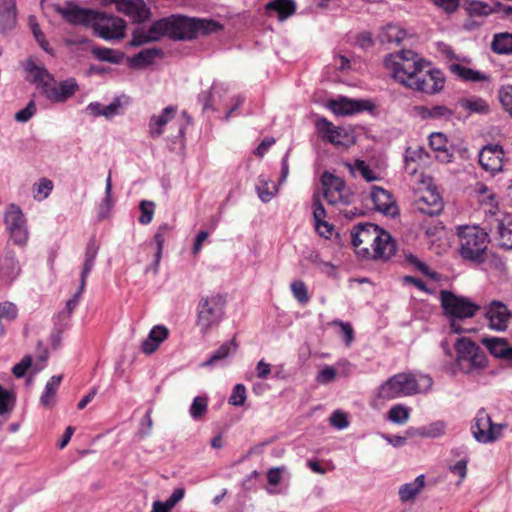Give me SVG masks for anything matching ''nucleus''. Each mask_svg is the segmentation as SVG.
<instances>
[{"label":"nucleus","mask_w":512,"mask_h":512,"mask_svg":"<svg viewBox=\"0 0 512 512\" xmlns=\"http://www.w3.org/2000/svg\"><path fill=\"white\" fill-rule=\"evenodd\" d=\"M308 466L312 471L320 474H324L334 469L332 462L324 460H311L308 462Z\"/></svg>","instance_id":"nucleus-55"},{"label":"nucleus","mask_w":512,"mask_h":512,"mask_svg":"<svg viewBox=\"0 0 512 512\" xmlns=\"http://www.w3.org/2000/svg\"><path fill=\"white\" fill-rule=\"evenodd\" d=\"M327 107L338 116H348L366 109V103L363 101H357L346 97H339L337 99H331L327 102Z\"/></svg>","instance_id":"nucleus-20"},{"label":"nucleus","mask_w":512,"mask_h":512,"mask_svg":"<svg viewBox=\"0 0 512 512\" xmlns=\"http://www.w3.org/2000/svg\"><path fill=\"white\" fill-rule=\"evenodd\" d=\"M246 401V388L243 384H237L229 398V403L234 406H241Z\"/></svg>","instance_id":"nucleus-53"},{"label":"nucleus","mask_w":512,"mask_h":512,"mask_svg":"<svg viewBox=\"0 0 512 512\" xmlns=\"http://www.w3.org/2000/svg\"><path fill=\"white\" fill-rule=\"evenodd\" d=\"M456 366L466 374L478 373L486 368L487 357L485 352L467 337L459 338L455 345Z\"/></svg>","instance_id":"nucleus-7"},{"label":"nucleus","mask_w":512,"mask_h":512,"mask_svg":"<svg viewBox=\"0 0 512 512\" xmlns=\"http://www.w3.org/2000/svg\"><path fill=\"white\" fill-rule=\"evenodd\" d=\"M459 255L467 261L482 263L488 254L490 236L478 225H461L456 228Z\"/></svg>","instance_id":"nucleus-4"},{"label":"nucleus","mask_w":512,"mask_h":512,"mask_svg":"<svg viewBox=\"0 0 512 512\" xmlns=\"http://www.w3.org/2000/svg\"><path fill=\"white\" fill-rule=\"evenodd\" d=\"M91 27L103 39H122L125 36L126 22L120 17L95 11Z\"/></svg>","instance_id":"nucleus-11"},{"label":"nucleus","mask_w":512,"mask_h":512,"mask_svg":"<svg viewBox=\"0 0 512 512\" xmlns=\"http://www.w3.org/2000/svg\"><path fill=\"white\" fill-rule=\"evenodd\" d=\"M15 401L16 397L14 392L0 385V415L9 413L15 405Z\"/></svg>","instance_id":"nucleus-44"},{"label":"nucleus","mask_w":512,"mask_h":512,"mask_svg":"<svg viewBox=\"0 0 512 512\" xmlns=\"http://www.w3.org/2000/svg\"><path fill=\"white\" fill-rule=\"evenodd\" d=\"M208 410V398L206 396H197L194 398L190 407V414L195 420L203 419Z\"/></svg>","instance_id":"nucleus-41"},{"label":"nucleus","mask_w":512,"mask_h":512,"mask_svg":"<svg viewBox=\"0 0 512 512\" xmlns=\"http://www.w3.org/2000/svg\"><path fill=\"white\" fill-rule=\"evenodd\" d=\"M443 87L444 77L441 71L437 69L425 70L424 67L420 68V72L409 88L427 94H434L439 92Z\"/></svg>","instance_id":"nucleus-15"},{"label":"nucleus","mask_w":512,"mask_h":512,"mask_svg":"<svg viewBox=\"0 0 512 512\" xmlns=\"http://www.w3.org/2000/svg\"><path fill=\"white\" fill-rule=\"evenodd\" d=\"M440 301L444 314L451 318V328L456 333H462L463 329L456 319L474 317L480 310V306L467 297L457 296L451 291L442 290Z\"/></svg>","instance_id":"nucleus-6"},{"label":"nucleus","mask_w":512,"mask_h":512,"mask_svg":"<svg viewBox=\"0 0 512 512\" xmlns=\"http://www.w3.org/2000/svg\"><path fill=\"white\" fill-rule=\"evenodd\" d=\"M351 238L356 254L365 260H388L396 251L391 235L372 223L354 226Z\"/></svg>","instance_id":"nucleus-2"},{"label":"nucleus","mask_w":512,"mask_h":512,"mask_svg":"<svg viewBox=\"0 0 512 512\" xmlns=\"http://www.w3.org/2000/svg\"><path fill=\"white\" fill-rule=\"evenodd\" d=\"M222 25L214 20L195 19L186 16H171L154 22L147 31H136L132 44L142 45L167 36L174 40H191L199 36L218 32Z\"/></svg>","instance_id":"nucleus-1"},{"label":"nucleus","mask_w":512,"mask_h":512,"mask_svg":"<svg viewBox=\"0 0 512 512\" xmlns=\"http://www.w3.org/2000/svg\"><path fill=\"white\" fill-rule=\"evenodd\" d=\"M421 229L424 231L425 235L431 239V241H434V239L438 238L444 231V226L438 219L431 217L430 221H423Z\"/></svg>","instance_id":"nucleus-43"},{"label":"nucleus","mask_w":512,"mask_h":512,"mask_svg":"<svg viewBox=\"0 0 512 512\" xmlns=\"http://www.w3.org/2000/svg\"><path fill=\"white\" fill-rule=\"evenodd\" d=\"M505 161L504 149L498 144H488L484 146L478 157V163L481 168L492 176L503 171Z\"/></svg>","instance_id":"nucleus-14"},{"label":"nucleus","mask_w":512,"mask_h":512,"mask_svg":"<svg viewBox=\"0 0 512 512\" xmlns=\"http://www.w3.org/2000/svg\"><path fill=\"white\" fill-rule=\"evenodd\" d=\"M486 316L490 326L497 330H504L511 318V314L507 307L501 303L494 301L490 304Z\"/></svg>","instance_id":"nucleus-24"},{"label":"nucleus","mask_w":512,"mask_h":512,"mask_svg":"<svg viewBox=\"0 0 512 512\" xmlns=\"http://www.w3.org/2000/svg\"><path fill=\"white\" fill-rule=\"evenodd\" d=\"M371 199L376 210L385 215L395 216L398 213V206L393 195L378 186H374L371 191Z\"/></svg>","instance_id":"nucleus-19"},{"label":"nucleus","mask_w":512,"mask_h":512,"mask_svg":"<svg viewBox=\"0 0 512 512\" xmlns=\"http://www.w3.org/2000/svg\"><path fill=\"white\" fill-rule=\"evenodd\" d=\"M418 113L424 119H437V118H450L452 116V111L446 106H433L431 108L426 106H418L416 107Z\"/></svg>","instance_id":"nucleus-36"},{"label":"nucleus","mask_w":512,"mask_h":512,"mask_svg":"<svg viewBox=\"0 0 512 512\" xmlns=\"http://www.w3.org/2000/svg\"><path fill=\"white\" fill-rule=\"evenodd\" d=\"M92 54L96 59L110 63H117L120 58L116 51L109 48L95 47L92 49Z\"/></svg>","instance_id":"nucleus-49"},{"label":"nucleus","mask_w":512,"mask_h":512,"mask_svg":"<svg viewBox=\"0 0 512 512\" xmlns=\"http://www.w3.org/2000/svg\"><path fill=\"white\" fill-rule=\"evenodd\" d=\"M330 423L336 428H344L348 425L347 415L342 411H335L330 417Z\"/></svg>","instance_id":"nucleus-59"},{"label":"nucleus","mask_w":512,"mask_h":512,"mask_svg":"<svg viewBox=\"0 0 512 512\" xmlns=\"http://www.w3.org/2000/svg\"><path fill=\"white\" fill-rule=\"evenodd\" d=\"M5 223L8 229L25 226V219L21 209L11 204L5 214Z\"/></svg>","instance_id":"nucleus-38"},{"label":"nucleus","mask_w":512,"mask_h":512,"mask_svg":"<svg viewBox=\"0 0 512 512\" xmlns=\"http://www.w3.org/2000/svg\"><path fill=\"white\" fill-rule=\"evenodd\" d=\"M313 217L315 229L319 235L329 238L332 235L333 227L326 220V212L317 195L313 197Z\"/></svg>","instance_id":"nucleus-27"},{"label":"nucleus","mask_w":512,"mask_h":512,"mask_svg":"<svg viewBox=\"0 0 512 512\" xmlns=\"http://www.w3.org/2000/svg\"><path fill=\"white\" fill-rule=\"evenodd\" d=\"M227 90L222 85H213L209 91L206 105L214 110L228 109L227 104Z\"/></svg>","instance_id":"nucleus-31"},{"label":"nucleus","mask_w":512,"mask_h":512,"mask_svg":"<svg viewBox=\"0 0 512 512\" xmlns=\"http://www.w3.org/2000/svg\"><path fill=\"white\" fill-rule=\"evenodd\" d=\"M13 257H5L1 266V279L5 283H10L17 275L20 274V267L16 265Z\"/></svg>","instance_id":"nucleus-40"},{"label":"nucleus","mask_w":512,"mask_h":512,"mask_svg":"<svg viewBox=\"0 0 512 512\" xmlns=\"http://www.w3.org/2000/svg\"><path fill=\"white\" fill-rule=\"evenodd\" d=\"M434 4L447 13L455 12L459 7L460 0H432Z\"/></svg>","instance_id":"nucleus-61"},{"label":"nucleus","mask_w":512,"mask_h":512,"mask_svg":"<svg viewBox=\"0 0 512 512\" xmlns=\"http://www.w3.org/2000/svg\"><path fill=\"white\" fill-rule=\"evenodd\" d=\"M291 290L294 297L302 304L309 301L308 289L305 283L301 280H295L291 284Z\"/></svg>","instance_id":"nucleus-50"},{"label":"nucleus","mask_w":512,"mask_h":512,"mask_svg":"<svg viewBox=\"0 0 512 512\" xmlns=\"http://www.w3.org/2000/svg\"><path fill=\"white\" fill-rule=\"evenodd\" d=\"M314 125L317 136L325 143L344 148L355 144V135L350 129L335 126L324 117H316Z\"/></svg>","instance_id":"nucleus-9"},{"label":"nucleus","mask_w":512,"mask_h":512,"mask_svg":"<svg viewBox=\"0 0 512 512\" xmlns=\"http://www.w3.org/2000/svg\"><path fill=\"white\" fill-rule=\"evenodd\" d=\"M471 198L479 205L485 213L495 214L498 209L497 195L482 182H477L472 188Z\"/></svg>","instance_id":"nucleus-18"},{"label":"nucleus","mask_w":512,"mask_h":512,"mask_svg":"<svg viewBox=\"0 0 512 512\" xmlns=\"http://www.w3.org/2000/svg\"><path fill=\"white\" fill-rule=\"evenodd\" d=\"M36 112V105L34 101H30L27 106L16 113L15 119L19 122L28 121Z\"/></svg>","instance_id":"nucleus-57"},{"label":"nucleus","mask_w":512,"mask_h":512,"mask_svg":"<svg viewBox=\"0 0 512 512\" xmlns=\"http://www.w3.org/2000/svg\"><path fill=\"white\" fill-rule=\"evenodd\" d=\"M491 50L496 54H512V33L495 34L491 43Z\"/></svg>","instance_id":"nucleus-33"},{"label":"nucleus","mask_w":512,"mask_h":512,"mask_svg":"<svg viewBox=\"0 0 512 512\" xmlns=\"http://www.w3.org/2000/svg\"><path fill=\"white\" fill-rule=\"evenodd\" d=\"M321 184L324 198L333 205L348 204L352 193L345 181L328 171L321 176Z\"/></svg>","instance_id":"nucleus-10"},{"label":"nucleus","mask_w":512,"mask_h":512,"mask_svg":"<svg viewBox=\"0 0 512 512\" xmlns=\"http://www.w3.org/2000/svg\"><path fill=\"white\" fill-rule=\"evenodd\" d=\"M17 8L15 0H0V30L5 33L16 27Z\"/></svg>","instance_id":"nucleus-25"},{"label":"nucleus","mask_w":512,"mask_h":512,"mask_svg":"<svg viewBox=\"0 0 512 512\" xmlns=\"http://www.w3.org/2000/svg\"><path fill=\"white\" fill-rule=\"evenodd\" d=\"M345 166L349 169L352 174L358 172L363 179L368 182L379 180L378 173L373 170L364 160L357 159L354 164L345 163Z\"/></svg>","instance_id":"nucleus-34"},{"label":"nucleus","mask_w":512,"mask_h":512,"mask_svg":"<svg viewBox=\"0 0 512 512\" xmlns=\"http://www.w3.org/2000/svg\"><path fill=\"white\" fill-rule=\"evenodd\" d=\"M431 385L432 379L428 376L401 372L382 383L377 390L376 397L379 400L389 401L422 393Z\"/></svg>","instance_id":"nucleus-3"},{"label":"nucleus","mask_w":512,"mask_h":512,"mask_svg":"<svg viewBox=\"0 0 512 512\" xmlns=\"http://www.w3.org/2000/svg\"><path fill=\"white\" fill-rule=\"evenodd\" d=\"M175 116L176 110L172 107H167L160 115L153 116L149 123V132L151 137H159L163 133L164 127L173 121Z\"/></svg>","instance_id":"nucleus-28"},{"label":"nucleus","mask_w":512,"mask_h":512,"mask_svg":"<svg viewBox=\"0 0 512 512\" xmlns=\"http://www.w3.org/2000/svg\"><path fill=\"white\" fill-rule=\"evenodd\" d=\"M466 11L470 16L480 17V16H488L497 10L494 9L489 3L480 1V0H472L467 3Z\"/></svg>","instance_id":"nucleus-37"},{"label":"nucleus","mask_w":512,"mask_h":512,"mask_svg":"<svg viewBox=\"0 0 512 512\" xmlns=\"http://www.w3.org/2000/svg\"><path fill=\"white\" fill-rule=\"evenodd\" d=\"M265 11L267 16L271 17L275 14L280 21H283L295 13L296 6L293 0H273L265 5Z\"/></svg>","instance_id":"nucleus-26"},{"label":"nucleus","mask_w":512,"mask_h":512,"mask_svg":"<svg viewBox=\"0 0 512 512\" xmlns=\"http://www.w3.org/2000/svg\"><path fill=\"white\" fill-rule=\"evenodd\" d=\"M53 189V183L47 178H42L38 184L35 185L34 198L37 200H43Z\"/></svg>","instance_id":"nucleus-51"},{"label":"nucleus","mask_w":512,"mask_h":512,"mask_svg":"<svg viewBox=\"0 0 512 512\" xmlns=\"http://www.w3.org/2000/svg\"><path fill=\"white\" fill-rule=\"evenodd\" d=\"M407 36L406 31L396 24H388L381 30L379 37L382 42L399 44Z\"/></svg>","instance_id":"nucleus-32"},{"label":"nucleus","mask_w":512,"mask_h":512,"mask_svg":"<svg viewBox=\"0 0 512 512\" xmlns=\"http://www.w3.org/2000/svg\"><path fill=\"white\" fill-rule=\"evenodd\" d=\"M139 222L143 225L149 224L154 215L155 204L152 201L143 200L139 204Z\"/></svg>","instance_id":"nucleus-48"},{"label":"nucleus","mask_w":512,"mask_h":512,"mask_svg":"<svg viewBox=\"0 0 512 512\" xmlns=\"http://www.w3.org/2000/svg\"><path fill=\"white\" fill-rule=\"evenodd\" d=\"M158 55L159 52L156 49H147L135 55L132 59V62L135 66H147L152 64Z\"/></svg>","instance_id":"nucleus-47"},{"label":"nucleus","mask_w":512,"mask_h":512,"mask_svg":"<svg viewBox=\"0 0 512 512\" xmlns=\"http://www.w3.org/2000/svg\"><path fill=\"white\" fill-rule=\"evenodd\" d=\"M168 329L164 326H155L150 331L147 338L154 339L158 341L159 343H162L164 340L168 337Z\"/></svg>","instance_id":"nucleus-60"},{"label":"nucleus","mask_w":512,"mask_h":512,"mask_svg":"<svg viewBox=\"0 0 512 512\" xmlns=\"http://www.w3.org/2000/svg\"><path fill=\"white\" fill-rule=\"evenodd\" d=\"M62 376H53L47 383L44 394L41 397V402L45 407H51L54 403V398L58 387L61 383Z\"/></svg>","instance_id":"nucleus-39"},{"label":"nucleus","mask_w":512,"mask_h":512,"mask_svg":"<svg viewBox=\"0 0 512 512\" xmlns=\"http://www.w3.org/2000/svg\"><path fill=\"white\" fill-rule=\"evenodd\" d=\"M336 377V370L333 367L326 366L317 375V382L327 384L333 381Z\"/></svg>","instance_id":"nucleus-58"},{"label":"nucleus","mask_w":512,"mask_h":512,"mask_svg":"<svg viewBox=\"0 0 512 512\" xmlns=\"http://www.w3.org/2000/svg\"><path fill=\"white\" fill-rule=\"evenodd\" d=\"M427 65L425 59L409 49L391 53L384 59V67L388 74L408 88L420 72V68Z\"/></svg>","instance_id":"nucleus-5"},{"label":"nucleus","mask_w":512,"mask_h":512,"mask_svg":"<svg viewBox=\"0 0 512 512\" xmlns=\"http://www.w3.org/2000/svg\"><path fill=\"white\" fill-rule=\"evenodd\" d=\"M425 478L418 476L414 482L403 485L399 490L400 499L403 502L413 500L416 495L424 488Z\"/></svg>","instance_id":"nucleus-35"},{"label":"nucleus","mask_w":512,"mask_h":512,"mask_svg":"<svg viewBox=\"0 0 512 512\" xmlns=\"http://www.w3.org/2000/svg\"><path fill=\"white\" fill-rule=\"evenodd\" d=\"M471 59L451 55L448 70L464 82H490L491 76L485 72L470 67Z\"/></svg>","instance_id":"nucleus-12"},{"label":"nucleus","mask_w":512,"mask_h":512,"mask_svg":"<svg viewBox=\"0 0 512 512\" xmlns=\"http://www.w3.org/2000/svg\"><path fill=\"white\" fill-rule=\"evenodd\" d=\"M114 4L119 13L126 15L134 23H143L151 16V11L143 0H104Z\"/></svg>","instance_id":"nucleus-16"},{"label":"nucleus","mask_w":512,"mask_h":512,"mask_svg":"<svg viewBox=\"0 0 512 512\" xmlns=\"http://www.w3.org/2000/svg\"><path fill=\"white\" fill-rule=\"evenodd\" d=\"M225 303V297L220 294L211 295L200 300L196 324L202 332H207L221 321Z\"/></svg>","instance_id":"nucleus-8"},{"label":"nucleus","mask_w":512,"mask_h":512,"mask_svg":"<svg viewBox=\"0 0 512 512\" xmlns=\"http://www.w3.org/2000/svg\"><path fill=\"white\" fill-rule=\"evenodd\" d=\"M414 205L420 213L429 217L439 215L444 207L442 198L435 188H426L419 191Z\"/></svg>","instance_id":"nucleus-17"},{"label":"nucleus","mask_w":512,"mask_h":512,"mask_svg":"<svg viewBox=\"0 0 512 512\" xmlns=\"http://www.w3.org/2000/svg\"><path fill=\"white\" fill-rule=\"evenodd\" d=\"M39 348H40V353H39L34 365H33L32 357L30 355L24 356L19 363L14 365L12 372L16 378L24 377L25 374L27 373V371L31 367H33L34 372H38L45 366V363L48 359V351L46 348H41L40 346H39Z\"/></svg>","instance_id":"nucleus-22"},{"label":"nucleus","mask_w":512,"mask_h":512,"mask_svg":"<svg viewBox=\"0 0 512 512\" xmlns=\"http://www.w3.org/2000/svg\"><path fill=\"white\" fill-rule=\"evenodd\" d=\"M11 239L18 245H24L28 239V233L25 226L9 229Z\"/></svg>","instance_id":"nucleus-56"},{"label":"nucleus","mask_w":512,"mask_h":512,"mask_svg":"<svg viewBox=\"0 0 512 512\" xmlns=\"http://www.w3.org/2000/svg\"><path fill=\"white\" fill-rule=\"evenodd\" d=\"M482 343L486 346L489 352L498 358L512 360V347L509 346L505 339L501 338H484Z\"/></svg>","instance_id":"nucleus-29"},{"label":"nucleus","mask_w":512,"mask_h":512,"mask_svg":"<svg viewBox=\"0 0 512 512\" xmlns=\"http://www.w3.org/2000/svg\"><path fill=\"white\" fill-rule=\"evenodd\" d=\"M111 208H112L111 201L108 198L104 199V201L99 206V210L97 213V220L102 221V220L106 219L110 214Z\"/></svg>","instance_id":"nucleus-64"},{"label":"nucleus","mask_w":512,"mask_h":512,"mask_svg":"<svg viewBox=\"0 0 512 512\" xmlns=\"http://www.w3.org/2000/svg\"><path fill=\"white\" fill-rule=\"evenodd\" d=\"M460 104L461 107L470 112L485 113L489 109L487 102L479 97L462 99Z\"/></svg>","instance_id":"nucleus-42"},{"label":"nucleus","mask_w":512,"mask_h":512,"mask_svg":"<svg viewBox=\"0 0 512 512\" xmlns=\"http://www.w3.org/2000/svg\"><path fill=\"white\" fill-rule=\"evenodd\" d=\"M258 194L263 201H268L276 192L274 182L261 181L257 186Z\"/></svg>","instance_id":"nucleus-54"},{"label":"nucleus","mask_w":512,"mask_h":512,"mask_svg":"<svg viewBox=\"0 0 512 512\" xmlns=\"http://www.w3.org/2000/svg\"><path fill=\"white\" fill-rule=\"evenodd\" d=\"M503 428L501 424H494L485 410H480L475 417L472 432L479 442L488 443L497 440L502 435Z\"/></svg>","instance_id":"nucleus-13"},{"label":"nucleus","mask_w":512,"mask_h":512,"mask_svg":"<svg viewBox=\"0 0 512 512\" xmlns=\"http://www.w3.org/2000/svg\"><path fill=\"white\" fill-rule=\"evenodd\" d=\"M160 344L154 339L146 338L141 344V351L147 355L152 354L158 349Z\"/></svg>","instance_id":"nucleus-63"},{"label":"nucleus","mask_w":512,"mask_h":512,"mask_svg":"<svg viewBox=\"0 0 512 512\" xmlns=\"http://www.w3.org/2000/svg\"><path fill=\"white\" fill-rule=\"evenodd\" d=\"M498 99L503 109L512 117V84L503 85L499 88Z\"/></svg>","instance_id":"nucleus-46"},{"label":"nucleus","mask_w":512,"mask_h":512,"mask_svg":"<svg viewBox=\"0 0 512 512\" xmlns=\"http://www.w3.org/2000/svg\"><path fill=\"white\" fill-rule=\"evenodd\" d=\"M59 13L70 24L91 26L95 11L90 9H83L77 6L71 8H60Z\"/></svg>","instance_id":"nucleus-23"},{"label":"nucleus","mask_w":512,"mask_h":512,"mask_svg":"<svg viewBox=\"0 0 512 512\" xmlns=\"http://www.w3.org/2000/svg\"><path fill=\"white\" fill-rule=\"evenodd\" d=\"M430 147L437 153L436 157L441 161H450L449 140L447 136L441 132L432 133L430 135Z\"/></svg>","instance_id":"nucleus-30"},{"label":"nucleus","mask_w":512,"mask_h":512,"mask_svg":"<svg viewBox=\"0 0 512 512\" xmlns=\"http://www.w3.org/2000/svg\"><path fill=\"white\" fill-rule=\"evenodd\" d=\"M230 353V344L225 343L219 347V349L211 356L206 362L207 365L213 364L214 362L226 358Z\"/></svg>","instance_id":"nucleus-62"},{"label":"nucleus","mask_w":512,"mask_h":512,"mask_svg":"<svg viewBox=\"0 0 512 512\" xmlns=\"http://www.w3.org/2000/svg\"><path fill=\"white\" fill-rule=\"evenodd\" d=\"M18 310L14 303L4 301L0 303V320H14L17 317Z\"/></svg>","instance_id":"nucleus-52"},{"label":"nucleus","mask_w":512,"mask_h":512,"mask_svg":"<svg viewBox=\"0 0 512 512\" xmlns=\"http://www.w3.org/2000/svg\"><path fill=\"white\" fill-rule=\"evenodd\" d=\"M78 90V85L75 80H65L57 85L49 86L44 82V93L46 96L55 102H63L73 96Z\"/></svg>","instance_id":"nucleus-21"},{"label":"nucleus","mask_w":512,"mask_h":512,"mask_svg":"<svg viewBox=\"0 0 512 512\" xmlns=\"http://www.w3.org/2000/svg\"><path fill=\"white\" fill-rule=\"evenodd\" d=\"M410 410L402 404H396L388 411L387 418L394 423H404L408 420Z\"/></svg>","instance_id":"nucleus-45"}]
</instances>
